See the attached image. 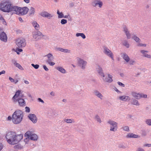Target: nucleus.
I'll list each match as a JSON object with an SVG mask.
<instances>
[{
  "label": "nucleus",
  "mask_w": 151,
  "mask_h": 151,
  "mask_svg": "<svg viewBox=\"0 0 151 151\" xmlns=\"http://www.w3.org/2000/svg\"><path fill=\"white\" fill-rule=\"evenodd\" d=\"M15 132H8L6 136V140L8 143L13 145L12 142L15 138Z\"/></svg>",
  "instance_id": "5"
},
{
  "label": "nucleus",
  "mask_w": 151,
  "mask_h": 151,
  "mask_svg": "<svg viewBox=\"0 0 151 151\" xmlns=\"http://www.w3.org/2000/svg\"><path fill=\"white\" fill-rule=\"evenodd\" d=\"M23 138V135L22 134L16 135L15 134V138L12 142L13 145L18 143Z\"/></svg>",
  "instance_id": "13"
},
{
  "label": "nucleus",
  "mask_w": 151,
  "mask_h": 151,
  "mask_svg": "<svg viewBox=\"0 0 151 151\" xmlns=\"http://www.w3.org/2000/svg\"><path fill=\"white\" fill-rule=\"evenodd\" d=\"M64 121L67 123H72L75 122V121L73 119H64Z\"/></svg>",
  "instance_id": "32"
},
{
  "label": "nucleus",
  "mask_w": 151,
  "mask_h": 151,
  "mask_svg": "<svg viewBox=\"0 0 151 151\" xmlns=\"http://www.w3.org/2000/svg\"><path fill=\"white\" fill-rule=\"evenodd\" d=\"M16 6H14L9 1H2L0 4V10L2 11L9 13L12 12L14 14Z\"/></svg>",
  "instance_id": "1"
},
{
  "label": "nucleus",
  "mask_w": 151,
  "mask_h": 151,
  "mask_svg": "<svg viewBox=\"0 0 151 151\" xmlns=\"http://www.w3.org/2000/svg\"><path fill=\"white\" fill-rule=\"evenodd\" d=\"M57 49L58 50L60 51L61 52H63V48L61 47H58L57 48Z\"/></svg>",
  "instance_id": "56"
},
{
  "label": "nucleus",
  "mask_w": 151,
  "mask_h": 151,
  "mask_svg": "<svg viewBox=\"0 0 151 151\" xmlns=\"http://www.w3.org/2000/svg\"><path fill=\"white\" fill-rule=\"evenodd\" d=\"M107 123L110 125V131L115 132L117 130L118 127V123L114 121L113 120H109L107 121Z\"/></svg>",
  "instance_id": "6"
},
{
  "label": "nucleus",
  "mask_w": 151,
  "mask_h": 151,
  "mask_svg": "<svg viewBox=\"0 0 151 151\" xmlns=\"http://www.w3.org/2000/svg\"><path fill=\"white\" fill-rule=\"evenodd\" d=\"M123 45L126 47L127 48H128L129 47V44L128 42L127 41L125 40L124 41L123 43Z\"/></svg>",
  "instance_id": "36"
},
{
  "label": "nucleus",
  "mask_w": 151,
  "mask_h": 151,
  "mask_svg": "<svg viewBox=\"0 0 151 151\" xmlns=\"http://www.w3.org/2000/svg\"><path fill=\"white\" fill-rule=\"evenodd\" d=\"M37 100L39 101L40 102L42 103H44V101L40 98H38L37 99Z\"/></svg>",
  "instance_id": "50"
},
{
  "label": "nucleus",
  "mask_w": 151,
  "mask_h": 151,
  "mask_svg": "<svg viewBox=\"0 0 151 151\" xmlns=\"http://www.w3.org/2000/svg\"><path fill=\"white\" fill-rule=\"evenodd\" d=\"M69 6L71 7H73L74 6V4L73 3H71L70 4Z\"/></svg>",
  "instance_id": "62"
},
{
  "label": "nucleus",
  "mask_w": 151,
  "mask_h": 151,
  "mask_svg": "<svg viewBox=\"0 0 151 151\" xmlns=\"http://www.w3.org/2000/svg\"><path fill=\"white\" fill-rule=\"evenodd\" d=\"M93 6L96 7L98 5L99 8H101L103 5V3L100 0H94L92 2Z\"/></svg>",
  "instance_id": "12"
},
{
  "label": "nucleus",
  "mask_w": 151,
  "mask_h": 151,
  "mask_svg": "<svg viewBox=\"0 0 151 151\" xmlns=\"http://www.w3.org/2000/svg\"><path fill=\"white\" fill-rule=\"evenodd\" d=\"M140 99L141 98H147V95L143 93H140Z\"/></svg>",
  "instance_id": "44"
},
{
  "label": "nucleus",
  "mask_w": 151,
  "mask_h": 151,
  "mask_svg": "<svg viewBox=\"0 0 151 151\" xmlns=\"http://www.w3.org/2000/svg\"><path fill=\"white\" fill-rule=\"evenodd\" d=\"M132 96L137 99H140V93H138L135 91H133L131 93Z\"/></svg>",
  "instance_id": "24"
},
{
  "label": "nucleus",
  "mask_w": 151,
  "mask_h": 151,
  "mask_svg": "<svg viewBox=\"0 0 151 151\" xmlns=\"http://www.w3.org/2000/svg\"><path fill=\"white\" fill-rule=\"evenodd\" d=\"M117 83L119 85L121 86L122 87H124L125 86V85L124 84L120 82H118Z\"/></svg>",
  "instance_id": "46"
},
{
  "label": "nucleus",
  "mask_w": 151,
  "mask_h": 151,
  "mask_svg": "<svg viewBox=\"0 0 151 151\" xmlns=\"http://www.w3.org/2000/svg\"><path fill=\"white\" fill-rule=\"evenodd\" d=\"M58 17L59 18H63L64 17V15L61 12L60 15H58Z\"/></svg>",
  "instance_id": "51"
},
{
  "label": "nucleus",
  "mask_w": 151,
  "mask_h": 151,
  "mask_svg": "<svg viewBox=\"0 0 151 151\" xmlns=\"http://www.w3.org/2000/svg\"><path fill=\"white\" fill-rule=\"evenodd\" d=\"M76 36L77 37L81 36L83 39H84L86 38V36L83 33H77L76 34Z\"/></svg>",
  "instance_id": "34"
},
{
  "label": "nucleus",
  "mask_w": 151,
  "mask_h": 151,
  "mask_svg": "<svg viewBox=\"0 0 151 151\" xmlns=\"http://www.w3.org/2000/svg\"><path fill=\"white\" fill-rule=\"evenodd\" d=\"M25 136L27 137L24 140V142H26L27 139H29L31 140L35 141H37L38 138V137L37 134L34 133L30 131H27L25 134Z\"/></svg>",
  "instance_id": "4"
},
{
  "label": "nucleus",
  "mask_w": 151,
  "mask_h": 151,
  "mask_svg": "<svg viewBox=\"0 0 151 151\" xmlns=\"http://www.w3.org/2000/svg\"><path fill=\"white\" fill-rule=\"evenodd\" d=\"M146 124L149 126H151V119H147L145 121Z\"/></svg>",
  "instance_id": "38"
},
{
  "label": "nucleus",
  "mask_w": 151,
  "mask_h": 151,
  "mask_svg": "<svg viewBox=\"0 0 151 151\" xmlns=\"http://www.w3.org/2000/svg\"><path fill=\"white\" fill-rule=\"evenodd\" d=\"M118 147L119 148H122L124 149V148H126V146L124 145L123 144H119V145Z\"/></svg>",
  "instance_id": "40"
},
{
  "label": "nucleus",
  "mask_w": 151,
  "mask_h": 151,
  "mask_svg": "<svg viewBox=\"0 0 151 151\" xmlns=\"http://www.w3.org/2000/svg\"><path fill=\"white\" fill-rule=\"evenodd\" d=\"M148 51L144 50H142L140 51V52L143 54L144 57L149 58H151V55H150L146 54L148 53Z\"/></svg>",
  "instance_id": "23"
},
{
  "label": "nucleus",
  "mask_w": 151,
  "mask_h": 151,
  "mask_svg": "<svg viewBox=\"0 0 151 151\" xmlns=\"http://www.w3.org/2000/svg\"><path fill=\"white\" fill-rule=\"evenodd\" d=\"M131 103L132 104L136 106H139L140 105V104L138 101L136 99L133 98L131 99Z\"/></svg>",
  "instance_id": "29"
},
{
  "label": "nucleus",
  "mask_w": 151,
  "mask_h": 151,
  "mask_svg": "<svg viewBox=\"0 0 151 151\" xmlns=\"http://www.w3.org/2000/svg\"><path fill=\"white\" fill-rule=\"evenodd\" d=\"M123 31L126 35L127 38L128 39H129L131 38L130 34L129 33V31L128 29L127 26L125 25H124L123 26Z\"/></svg>",
  "instance_id": "16"
},
{
  "label": "nucleus",
  "mask_w": 151,
  "mask_h": 151,
  "mask_svg": "<svg viewBox=\"0 0 151 151\" xmlns=\"http://www.w3.org/2000/svg\"><path fill=\"white\" fill-rule=\"evenodd\" d=\"M50 94L52 96H55V93L54 92L52 91L50 93Z\"/></svg>",
  "instance_id": "61"
},
{
  "label": "nucleus",
  "mask_w": 151,
  "mask_h": 151,
  "mask_svg": "<svg viewBox=\"0 0 151 151\" xmlns=\"http://www.w3.org/2000/svg\"><path fill=\"white\" fill-rule=\"evenodd\" d=\"M5 71L4 70H2L1 72H0V75L2 74H4L5 73Z\"/></svg>",
  "instance_id": "63"
},
{
  "label": "nucleus",
  "mask_w": 151,
  "mask_h": 151,
  "mask_svg": "<svg viewBox=\"0 0 151 151\" xmlns=\"http://www.w3.org/2000/svg\"><path fill=\"white\" fill-rule=\"evenodd\" d=\"M78 65L82 69H85L86 68L87 62L79 58L78 60Z\"/></svg>",
  "instance_id": "10"
},
{
  "label": "nucleus",
  "mask_w": 151,
  "mask_h": 151,
  "mask_svg": "<svg viewBox=\"0 0 151 151\" xmlns=\"http://www.w3.org/2000/svg\"><path fill=\"white\" fill-rule=\"evenodd\" d=\"M138 45H139L140 46H141L145 47L146 46V45L145 44H142L140 43Z\"/></svg>",
  "instance_id": "59"
},
{
  "label": "nucleus",
  "mask_w": 151,
  "mask_h": 151,
  "mask_svg": "<svg viewBox=\"0 0 151 151\" xmlns=\"http://www.w3.org/2000/svg\"><path fill=\"white\" fill-rule=\"evenodd\" d=\"M48 63L51 66H53L55 64V63L52 62V61H50V62H49Z\"/></svg>",
  "instance_id": "53"
},
{
  "label": "nucleus",
  "mask_w": 151,
  "mask_h": 151,
  "mask_svg": "<svg viewBox=\"0 0 151 151\" xmlns=\"http://www.w3.org/2000/svg\"><path fill=\"white\" fill-rule=\"evenodd\" d=\"M63 52L65 53H70V50L68 49H63Z\"/></svg>",
  "instance_id": "45"
},
{
  "label": "nucleus",
  "mask_w": 151,
  "mask_h": 151,
  "mask_svg": "<svg viewBox=\"0 0 151 151\" xmlns=\"http://www.w3.org/2000/svg\"><path fill=\"white\" fill-rule=\"evenodd\" d=\"M95 119L99 123L101 122V121L100 119V117L98 115H96L95 116Z\"/></svg>",
  "instance_id": "37"
},
{
  "label": "nucleus",
  "mask_w": 151,
  "mask_h": 151,
  "mask_svg": "<svg viewBox=\"0 0 151 151\" xmlns=\"http://www.w3.org/2000/svg\"><path fill=\"white\" fill-rule=\"evenodd\" d=\"M23 116V113L21 110H16L12 114V122L15 124L19 123L22 121Z\"/></svg>",
  "instance_id": "2"
},
{
  "label": "nucleus",
  "mask_w": 151,
  "mask_h": 151,
  "mask_svg": "<svg viewBox=\"0 0 151 151\" xmlns=\"http://www.w3.org/2000/svg\"><path fill=\"white\" fill-rule=\"evenodd\" d=\"M45 56L47 57V60L46 61L47 63H48L53 60L54 58L52 54L48 53Z\"/></svg>",
  "instance_id": "21"
},
{
  "label": "nucleus",
  "mask_w": 151,
  "mask_h": 151,
  "mask_svg": "<svg viewBox=\"0 0 151 151\" xmlns=\"http://www.w3.org/2000/svg\"><path fill=\"white\" fill-rule=\"evenodd\" d=\"M44 36V35L40 31H37L33 35V37L36 40H37L41 38Z\"/></svg>",
  "instance_id": "11"
},
{
  "label": "nucleus",
  "mask_w": 151,
  "mask_h": 151,
  "mask_svg": "<svg viewBox=\"0 0 151 151\" xmlns=\"http://www.w3.org/2000/svg\"><path fill=\"white\" fill-rule=\"evenodd\" d=\"M119 98L120 100L124 101H126L127 100H129L130 99L129 96H120Z\"/></svg>",
  "instance_id": "27"
},
{
  "label": "nucleus",
  "mask_w": 151,
  "mask_h": 151,
  "mask_svg": "<svg viewBox=\"0 0 151 151\" xmlns=\"http://www.w3.org/2000/svg\"><path fill=\"white\" fill-rule=\"evenodd\" d=\"M132 38L137 42H140V40L139 38L135 35H133V36L132 37Z\"/></svg>",
  "instance_id": "35"
},
{
  "label": "nucleus",
  "mask_w": 151,
  "mask_h": 151,
  "mask_svg": "<svg viewBox=\"0 0 151 151\" xmlns=\"http://www.w3.org/2000/svg\"><path fill=\"white\" fill-rule=\"evenodd\" d=\"M19 52H21L22 51V49L17 48L16 49Z\"/></svg>",
  "instance_id": "58"
},
{
  "label": "nucleus",
  "mask_w": 151,
  "mask_h": 151,
  "mask_svg": "<svg viewBox=\"0 0 151 151\" xmlns=\"http://www.w3.org/2000/svg\"><path fill=\"white\" fill-rule=\"evenodd\" d=\"M144 147H151V144H145L144 145Z\"/></svg>",
  "instance_id": "55"
},
{
  "label": "nucleus",
  "mask_w": 151,
  "mask_h": 151,
  "mask_svg": "<svg viewBox=\"0 0 151 151\" xmlns=\"http://www.w3.org/2000/svg\"><path fill=\"white\" fill-rule=\"evenodd\" d=\"M43 68L46 71H48L49 69L47 68L45 65H44L43 66Z\"/></svg>",
  "instance_id": "49"
},
{
  "label": "nucleus",
  "mask_w": 151,
  "mask_h": 151,
  "mask_svg": "<svg viewBox=\"0 0 151 151\" xmlns=\"http://www.w3.org/2000/svg\"><path fill=\"white\" fill-rule=\"evenodd\" d=\"M128 63H129V64L130 65H133L135 63V62L133 60H130H130Z\"/></svg>",
  "instance_id": "41"
},
{
  "label": "nucleus",
  "mask_w": 151,
  "mask_h": 151,
  "mask_svg": "<svg viewBox=\"0 0 151 151\" xmlns=\"http://www.w3.org/2000/svg\"><path fill=\"white\" fill-rule=\"evenodd\" d=\"M15 9H16L14 11V14L22 15L26 14L29 10L27 7L21 8L16 6Z\"/></svg>",
  "instance_id": "3"
},
{
  "label": "nucleus",
  "mask_w": 151,
  "mask_h": 151,
  "mask_svg": "<svg viewBox=\"0 0 151 151\" xmlns=\"http://www.w3.org/2000/svg\"><path fill=\"white\" fill-rule=\"evenodd\" d=\"M121 57L127 62L128 63L130 60V58L126 53H122Z\"/></svg>",
  "instance_id": "22"
},
{
  "label": "nucleus",
  "mask_w": 151,
  "mask_h": 151,
  "mask_svg": "<svg viewBox=\"0 0 151 151\" xmlns=\"http://www.w3.org/2000/svg\"><path fill=\"white\" fill-rule=\"evenodd\" d=\"M93 93L95 96H96L98 98L101 99H102V98L103 97V96L97 90H94L93 91Z\"/></svg>",
  "instance_id": "25"
},
{
  "label": "nucleus",
  "mask_w": 151,
  "mask_h": 151,
  "mask_svg": "<svg viewBox=\"0 0 151 151\" xmlns=\"http://www.w3.org/2000/svg\"><path fill=\"white\" fill-rule=\"evenodd\" d=\"M25 109L26 111L27 112H30V109L29 107L26 106L25 107Z\"/></svg>",
  "instance_id": "48"
},
{
  "label": "nucleus",
  "mask_w": 151,
  "mask_h": 151,
  "mask_svg": "<svg viewBox=\"0 0 151 151\" xmlns=\"http://www.w3.org/2000/svg\"><path fill=\"white\" fill-rule=\"evenodd\" d=\"M22 98H18L17 99V102L19 104V105L21 107H24L26 105V102Z\"/></svg>",
  "instance_id": "15"
},
{
  "label": "nucleus",
  "mask_w": 151,
  "mask_h": 151,
  "mask_svg": "<svg viewBox=\"0 0 151 151\" xmlns=\"http://www.w3.org/2000/svg\"><path fill=\"white\" fill-rule=\"evenodd\" d=\"M35 12V9L32 7H31L29 11V15L31 16L34 15Z\"/></svg>",
  "instance_id": "33"
},
{
  "label": "nucleus",
  "mask_w": 151,
  "mask_h": 151,
  "mask_svg": "<svg viewBox=\"0 0 151 151\" xmlns=\"http://www.w3.org/2000/svg\"><path fill=\"white\" fill-rule=\"evenodd\" d=\"M122 129L124 131L129 132V127L128 126H125L122 127Z\"/></svg>",
  "instance_id": "39"
},
{
  "label": "nucleus",
  "mask_w": 151,
  "mask_h": 151,
  "mask_svg": "<svg viewBox=\"0 0 151 151\" xmlns=\"http://www.w3.org/2000/svg\"><path fill=\"white\" fill-rule=\"evenodd\" d=\"M104 52L106 55L114 60L113 54L112 52L108 48L105 47L104 49Z\"/></svg>",
  "instance_id": "9"
},
{
  "label": "nucleus",
  "mask_w": 151,
  "mask_h": 151,
  "mask_svg": "<svg viewBox=\"0 0 151 151\" xmlns=\"http://www.w3.org/2000/svg\"><path fill=\"white\" fill-rule=\"evenodd\" d=\"M9 80L11 81L12 82H15V80L14 79H13L12 78L9 77Z\"/></svg>",
  "instance_id": "52"
},
{
  "label": "nucleus",
  "mask_w": 151,
  "mask_h": 151,
  "mask_svg": "<svg viewBox=\"0 0 151 151\" xmlns=\"http://www.w3.org/2000/svg\"><path fill=\"white\" fill-rule=\"evenodd\" d=\"M40 15L43 17L47 18L49 19H50L53 17V15L46 12H42L40 14Z\"/></svg>",
  "instance_id": "19"
},
{
  "label": "nucleus",
  "mask_w": 151,
  "mask_h": 151,
  "mask_svg": "<svg viewBox=\"0 0 151 151\" xmlns=\"http://www.w3.org/2000/svg\"><path fill=\"white\" fill-rule=\"evenodd\" d=\"M136 151H145L143 148L139 147L137 148Z\"/></svg>",
  "instance_id": "47"
},
{
  "label": "nucleus",
  "mask_w": 151,
  "mask_h": 151,
  "mask_svg": "<svg viewBox=\"0 0 151 151\" xmlns=\"http://www.w3.org/2000/svg\"><path fill=\"white\" fill-rule=\"evenodd\" d=\"M3 146L2 144L0 143V151H1L3 148Z\"/></svg>",
  "instance_id": "57"
},
{
  "label": "nucleus",
  "mask_w": 151,
  "mask_h": 151,
  "mask_svg": "<svg viewBox=\"0 0 151 151\" xmlns=\"http://www.w3.org/2000/svg\"><path fill=\"white\" fill-rule=\"evenodd\" d=\"M96 71L100 76L103 77H105V75L103 72L102 69L100 66L99 65L98 66V68H96Z\"/></svg>",
  "instance_id": "20"
},
{
  "label": "nucleus",
  "mask_w": 151,
  "mask_h": 151,
  "mask_svg": "<svg viewBox=\"0 0 151 151\" xmlns=\"http://www.w3.org/2000/svg\"><path fill=\"white\" fill-rule=\"evenodd\" d=\"M7 37L5 33L4 32H1L0 29V39L2 41L6 42L7 41Z\"/></svg>",
  "instance_id": "14"
},
{
  "label": "nucleus",
  "mask_w": 151,
  "mask_h": 151,
  "mask_svg": "<svg viewBox=\"0 0 151 151\" xmlns=\"http://www.w3.org/2000/svg\"><path fill=\"white\" fill-rule=\"evenodd\" d=\"M108 77L106 76L105 78L103 77V80L105 82L111 83L113 81L112 76L109 74H107Z\"/></svg>",
  "instance_id": "18"
},
{
  "label": "nucleus",
  "mask_w": 151,
  "mask_h": 151,
  "mask_svg": "<svg viewBox=\"0 0 151 151\" xmlns=\"http://www.w3.org/2000/svg\"><path fill=\"white\" fill-rule=\"evenodd\" d=\"M28 117L33 123H35L37 122V119L35 114H30L28 116Z\"/></svg>",
  "instance_id": "17"
},
{
  "label": "nucleus",
  "mask_w": 151,
  "mask_h": 151,
  "mask_svg": "<svg viewBox=\"0 0 151 151\" xmlns=\"http://www.w3.org/2000/svg\"><path fill=\"white\" fill-rule=\"evenodd\" d=\"M19 19L20 22H23V20H22V19L21 17H19Z\"/></svg>",
  "instance_id": "64"
},
{
  "label": "nucleus",
  "mask_w": 151,
  "mask_h": 151,
  "mask_svg": "<svg viewBox=\"0 0 151 151\" xmlns=\"http://www.w3.org/2000/svg\"><path fill=\"white\" fill-rule=\"evenodd\" d=\"M32 24L36 30H39L40 26L35 21H33L32 22Z\"/></svg>",
  "instance_id": "28"
},
{
  "label": "nucleus",
  "mask_w": 151,
  "mask_h": 151,
  "mask_svg": "<svg viewBox=\"0 0 151 151\" xmlns=\"http://www.w3.org/2000/svg\"><path fill=\"white\" fill-rule=\"evenodd\" d=\"M16 45L19 47H24L26 45L25 40L23 38L18 39L16 41Z\"/></svg>",
  "instance_id": "7"
},
{
  "label": "nucleus",
  "mask_w": 151,
  "mask_h": 151,
  "mask_svg": "<svg viewBox=\"0 0 151 151\" xmlns=\"http://www.w3.org/2000/svg\"><path fill=\"white\" fill-rule=\"evenodd\" d=\"M114 90L116 91L117 92H119V93H121V92L119 91L118 89H117V88H116V87H115L114 88Z\"/></svg>",
  "instance_id": "60"
},
{
  "label": "nucleus",
  "mask_w": 151,
  "mask_h": 151,
  "mask_svg": "<svg viewBox=\"0 0 151 151\" xmlns=\"http://www.w3.org/2000/svg\"><path fill=\"white\" fill-rule=\"evenodd\" d=\"M126 137L127 138H139L140 136L138 135L134 134L132 133H129L127 135Z\"/></svg>",
  "instance_id": "26"
},
{
  "label": "nucleus",
  "mask_w": 151,
  "mask_h": 151,
  "mask_svg": "<svg viewBox=\"0 0 151 151\" xmlns=\"http://www.w3.org/2000/svg\"><path fill=\"white\" fill-rule=\"evenodd\" d=\"M56 69L62 73L65 74L66 73V70L62 67H57Z\"/></svg>",
  "instance_id": "30"
},
{
  "label": "nucleus",
  "mask_w": 151,
  "mask_h": 151,
  "mask_svg": "<svg viewBox=\"0 0 151 151\" xmlns=\"http://www.w3.org/2000/svg\"><path fill=\"white\" fill-rule=\"evenodd\" d=\"M31 65L35 69H37L39 67V65L38 64L35 65L34 64H32Z\"/></svg>",
  "instance_id": "42"
},
{
  "label": "nucleus",
  "mask_w": 151,
  "mask_h": 151,
  "mask_svg": "<svg viewBox=\"0 0 151 151\" xmlns=\"http://www.w3.org/2000/svg\"><path fill=\"white\" fill-rule=\"evenodd\" d=\"M60 22L62 24H64L67 23V20L66 19H63L61 20Z\"/></svg>",
  "instance_id": "43"
},
{
  "label": "nucleus",
  "mask_w": 151,
  "mask_h": 151,
  "mask_svg": "<svg viewBox=\"0 0 151 151\" xmlns=\"http://www.w3.org/2000/svg\"><path fill=\"white\" fill-rule=\"evenodd\" d=\"M13 63H14V65L16 66V67L20 69L21 70H23V68L21 66V65L17 63L14 60Z\"/></svg>",
  "instance_id": "31"
},
{
  "label": "nucleus",
  "mask_w": 151,
  "mask_h": 151,
  "mask_svg": "<svg viewBox=\"0 0 151 151\" xmlns=\"http://www.w3.org/2000/svg\"><path fill=\"white\" fill-rule=\"evenodd\" d=\"M2 20H1L3 22V24L6 25V23L5 20L4 19V18L1 19Z\"/></svg>",
  "instance_id": "54"
},
{
  "label": "nucleus",
  "mask_w": 151,
  "mask_h": 151,
  "mask_svg": "<svg viewBox=\"0 0 151 151\" xmlns=\"http://www.w3.org/2000/svg\"><path fill=\"white\" fill-rule=\"evenodd\" d=\"M18 98H23L24 97V95L22 94L20 90H17L12 97V99L14 103L17 102V99H18Z\"/></svg>",
  "instance_id": "8"
}]
</instances>
